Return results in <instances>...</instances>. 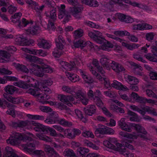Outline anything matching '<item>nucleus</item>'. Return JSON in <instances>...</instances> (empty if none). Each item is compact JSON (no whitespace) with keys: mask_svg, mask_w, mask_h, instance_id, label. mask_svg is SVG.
Instances as JSON below:
<instances>
[{"mask_svg":"<svg viewBox=\"0 0 157 157\" xmlns=\"http://www.w3.org/2000/svg\"><path fill=\"white\" fill-rule=\"evenodd\" d=\"M146 94L150 97L157 98V95L153 92L150 90H146Z\"/></svg>","mask_w":157,"mask_h":157,"instance_id":"obj_59","label":"nucleus"},{"mask_svg":"<svg viewBox=\"0 0 157 157\" xmlns=\"http://www.w3.org/2000/svg\"><path fill=\"white\" fill-rule=\"evenodd\" d=\"M27 117L29 118L35 120H43L44 117L43 116L33 115L30 114L27 115Z\"/></svg>","mask_w":157,"mask_h":157,"instance_id":"obj_47","label":"nucleus"},{"mask_svg":"<svg viewBox=\"0 0 157 157\" xmlns=\"http://www.w3.org/2000/svg\"><path fill=\"white\" fill-rule=\"evenodd\" d=\"M18 40L21 46H29L30 44L29 41L25 38L19 37Z\"/></svg>","mask_w":157,"mask_h":157,"instance_id":"obj_43","label":"nucleus"},{"mask_svg":"<svg viewBox=\"0 0 157 157\" xmlns=\"http://www.w3.org/2000/svg\"><path fill=\"white\" fill-rule=\"evenodd\" d=\"M26 2L29 5V6L33 8L34 12L35 13L36 16L39 17L41 20V13L44 7V5L39 6L38 3L32 0H26Z\"/></svg>","mask_w":157,"mask_h":157,"instance_id":"obj_5","label":"nucleus"},{"mask_svg":"<svg viewBox=\"0 0 157 157\" xmlns=\"http://www.w3.org/2000/svg\"><path fill=\"white\" fill-rule=\"evenodd\" d=\"M45 150V151L48 153L49 157H51V156L55 151L53 148L50 147L49 146L46 147Z\"/></svg>","mask_w":157,"mask_h":157,"instance_id":"obj_57","label":"nucleus"},{"mask_svg":"<svg viewBox=\"0 0 157 157\" xmlns=\"http://www.w3.org/2000/svg\"><path fill=\"white\" fill-rule=\"evenodd\" d=\"M31 70L32 72L39 77H42L44 75V73L40 71L41 70L43 72L49 73L53 72V69L50 66L43 63H41V67L35 65L34 67L31 69Z\"/></svg>","mask_w":157,"mask_h":157,"instance_id":"obj_3","label":"nucleus"},{"mask_svg":"<svg viewBox=\"0 0 157 157\" xmlns=\"http://www.w3.org/2000/svg\"><path fill=\"white\" fill-rule=\"evenodd\" d=\"M65 74L67 77L72 82H78L79 80V76L75 74L71 73L68 71L65 72Z\"/></svg>","mask_w":157,"mask_h":157,"instance_id":"obj_22","label":"nucleus"},{"mask_svg":"<svg viewBox=\"0 0 157 157\" xmlns=\"http://www.w3.org/2000/svg\"><path fill=\"white\" fill-rule=\"evenodd\" d=\"M45 14L46 17L50 18L53 21H55L56 19V9L53 8L50 12L46 11L45 12Z\"/></svg>","mask_w":157,"mask_h":157,"instance_id":"obj_21","label":"nucleus"},{"mask_svg":"<svg viewBox=\"0 0 157 157\" xmlns=\"http://www.w3.org/2000/svg\"><path fill=\"white\" fill-rule=\"evenodd\" d=\"M26 126L27 128L32 129L35 125H37V123L33 121H26Z\"/></svg>","mask_w":157,"mask_h":157,"instance_id":"obj_54","label":"nucleus"},{"mask_svg":"<svg viewBox=\"0 0 157 157\" xmlns=\"http://www.w3.org/2000/svg\"><path fill=\"white\" fill-rule=\"evenodd\" d=\"M32 54L35 55L37 56H40L43 57L46 56L48 55L47 52L43 51L42 49L36 50L34 49L32 53Z\"/></svg>","mask_w":157,"mask_h":157,"instance_id":"obj_36","label":"nucleus"},{"mask_svg":"<svg viewBox=\"0 0 157 157\" xmlns=\"http://www.w3.org/2000/svg\"><path fill=\"white\" fill-rule=\"evenodd\" d=\"M36 136L40 140L46 142H49L51 140V138L46 135H44L40 133L36 134Z\"/></svg>","mask_w":157,"mask_h":157,"instance_id":"obj_48","label":"nucleus"},{"mask_svg":"<svg viewBox=\"0 0 157 157\" xmlns=\"http://www.w3.org/2000/svg\"><path fill=\"white\" fill-rule=\"evenodd\" d=\"M43 88L44 89L42 91H44L45 93L44 94H42L40 92L35 91L33 89H31L30 91L31 94L35 96H36L40 102L43 104H45L47 102L46 100L50 98L49 96L47 94L48 93H50L51 91L48 88H44V87Z\"/></svg>","mask_w":157,"mask_h":157,"instance_id":"obj_4","label":"nucleus"},{"mask_svg":"<svg viewBox=\"0 0 157 157\" xmlns=\"http://www.w3.org/2000/svg\"><path fill=\"white\" fill-rule=\"evenodd\" d=\"M39 27L36 25L31 26L27 29L26 31L29 34L33 35L36 34L39 32Z\"/></svg>","mask_w":157,"mask_h":157,"instance_id":"obj_28","label":"nucleus"},{"mask_svg":"<svg viewBox=\"0 0 157 157\" xmlns=\"http://www.w3.org/2000/svg\"><path fill=\"white\" fill-rule=\"evenodd\" d=\"M93 100H94V101L96 103L98 106H100L103 105V103L101 100L98 96L95 95V97Z\"/></svg>","mask_w":157,"mask_h":157,"instance_id":"obj_58","label":"nucleus"},{"mask_svg":"<svg viewBox=\"0 0 157 157\" xmlns=\"http://www.w3.org/2000/svg\"><path fill=\"white\" fill-rule=\"evenodd\" d=\"M125 121V118H122L118 122V125L123 130L127 132H131L132 131V129L130 126L127 124Z\"/></svg>","mask_w":157,"mask_h":157,"instance_id":"obj_17","label":"nucleus"},{"mask_svg":"<svg viewBox=\"0 0 157 157\" xmlns=\"http://www.w3.org/2000/svg\"><path fill=\"white\" fill-rule=\"evenodd\" d=\"M9 108L8 110L6 111V113L11 115L13 117L15 116V112L13 107L15 106L14 105L8 103L6 105Z\"/></svg>","mask_w":157,"mask_h":157,"instance_id":"obj_29","label":"nucleus"},{"mask_svg":"<svg viewBox=\"0 0 157 157\" xmlns=\"http://www.w3.org/2000/svg\"><path fill=\"white\" fill-rule=\"evenodd\" d=\"M89 151L88 148L85 147H80L78 148L77 149L78 155H85L86 154L89 152Z\"/></svg>","mask_w":157,"mask_h":157,"instance_id":"obj_41","label":"nucleus"},{"mask_svg":"<svg viewBox=\"0 0 157 157\" xmlns=\"http://www.w3.org/2000/svg\"><path fill=\"white\" fill-rule=\"evenodd\" d=\"M11 71L5 68H0V74L2 75H10L12 74Z\"/></svg>","mask_w":157,"mask_h":157,"instance_id":"obj_63","label":"nucleus"},{"mask_svg":"<svg viewBox=\"0 0 157 157\" xmlns=\"http://www.w3.org/2000/svg\"><path fill=\"white\" fill-rule=\"evenodd\" d=\"M49 117L56 121L57 122L59 121V116L58 113L56 112L53 111L50 114Z\"/></svg>","mask_w":157,"mask_h":157,"instance_id":"obj_56","label":"nucleus"},{"mask_svg":"<svg viewBox=\"0 0 157 157\" xmlns=\"http://www.w3.org/2000/svg\"><path fill=\"white\" fill-rule=\"evenodd\" d=\"M44 131V134H47L49 131L50 136L54 137L57 136V134L55 130L53 128L50 127L46 126Z\"/></svg>","mask_w":157,"mask_h":157,"instance_id":"obj_34","label":"nucleus"},{"mask_svg":"<svg viewBox=\"0 0 157 157\" xmlns=\"http://www.w3.org/2000/svg\"><path fill=\"white\" fill-rule=\"evenodd\" d=\"M65 157H76L73 151L70 149H66L63 153Z\"/></svg>","mask_w":157,"mask_h":157,"instance_id":"obj_35","label":"nucleus"},{"mask_svg":"<svg viewBox=\"0 0 157 157\" xmlns=\"http://www.w3.org/2000/svg\"><path fill=\"white\" fill-rule=\"evenodd\" d=\"M149 75L151 79L157 80V73L152 71L150 72Z\"/></svg>","mask_w":157,"mask_h":157,"instance_id":"obj_64","label":"nucleus"},{"mask_svg":"<svg viewBox=\"0 0 157 157\" xmlns=\"http://www.w3.org/2000/svg\"><path fill=\"white\" fill-rule=\"evenodd\" d=\"M58 120L59 121H57V123L63 125H69V123L68 121H66L63 119H59V118Z\"/></svg>","mask_w":157,"mask_h":157,"instance_id":"obj_62","label":"nucleus"},{"mask_svg":"<svg viewBox=\"0 0 157 157\" xmlns=\"http://www.w3.org/2000/svg\"><path fill=\"white\" fill-rule=\"evenodd\" d=\"M15 67L17 70L23 72L28 73L29 72L28 69L23 64L17 63L15 65Z\"/></svg>","mask_w":157,"mask_h":157,"instance_id":"obj_38","label":"nucleus"},{"mask_svg":"<svg viewBox=\"0 0 157 157\" xmlns=\"http://www.w3.org/2000/svg\"><path fill=\"white\" fill-rule=\"evenodd\" d=\"M74 97L75 98L78 99L79 100H80L82 103L85 105L88 103V99L86 98L84 93L80 90H78L75 93Z\"/></svg>","mask_w":157,"mask_h":157,"instance_id":"obj_9","label":"nucleus"},{"mask_svg":"<svg viewBox=\"0 0 157 157\" xmlns=\"http://www.w3.org/2000/svg\"><path fill=\"white\" fill-rule=\"evenodd\" d=\"M119 134L121 136L128 139H136L138 137V136L136 135H132L124 132H121Z\"/></svg>","mask_w":157,"mask_h":157,"instance_id":"obj_32","label":"nucleus"},{"mask_svg":"<svg viewBox=\"0 0 157 157\" xmlns=\"http://www.w3.org/2000/svg\"><path fill=\"white\" fill-rule=\"evenodd\" d=\"M143 109L145 111V112H147L149 113L152 114L154 116H157V113L155 110L152 107L146 106L143 107Z\"/></svg>","mask_w":157,"mask_h":157,"instance_id":"obj_44","label":"nucleus"},{"mask_svg":"<svg viewBox=\"0 0 157 157\" xmlns=\"http://www.w3.org/2000/svg\"><path fill=\"white\" fill-rule=\"evenodd\" d=\"M129 108L132 110L138 112L142 116L144 115L146 113L145 111L143 109V108L141 109L138 106L133 105H130L129 106Z\"/></svg>","mask_w":157,"mask_h":157,"instance_id":"obj_33","label":"nucleus"},{"mask_svg":"<svg viewBox=\"0 0 157 157\" xmlns=\"http://www.w3.org/2000/svg\"><path fill=\"white\" fill-rule=\"evenodd\" d=\"M100 59V63L104 67L108 70L110 69V67L111 60L105 56L102 55Z\"/></svg>","mask_w":157,"mask_h":157,"instance_id":"obj_15","label":"nucleus"},{"mask_svg":"<svg viewBox=\"0 0 157 157\" xmlns=\"http://www.w3.org/2000/svg\"><path fill=\"white\" fill-rule=\"evenodd\" d=\"M130 125L132 127H134L135 129L137 132L141 133L144 135H146L147 134V132L145 130L144 128L140 124L132 123L130 124Z\"/></svg>","mask_w":157,"mask_h":157,"instance_id":"obj_26","label":"nucleus"},{"mask_svg":"<svg viewBox=\"0 0 157 157\" xmlns=\"http://www.w3.org/2000/svg\"><path fill=\"white\" fill-rule=\"evenodd\" d=\"M46 126L37 123V125H35L33 129L36 132H40L41 133L44 134Z\"/></svg>","mask_w":157,"mask_h":157,"instance_id":"obj_31","label":"nucleus"},{"mask_svg":"<svg viewBox=\"0 0 157 157\" xmlns=\"http://www.w3.org/2000/svg\"><path fill=\"white\" fill-rule=\"evenodd\" d=\"M85 41H83L82 40H80L77 41L74 43V46L75 48H78L79 47H83L85 46Z\"/></svg>","mask_w":157,"mask_h":157,"instance_id":"obj_50","label":"nucleus"},{"mask_svg":"<svg viewBox=\"0 0 157 157\" xmlns=\"http://www.w3.org/2000/svg\"><path fill=\"white\" fill-rule=\"evenodd\" d=\"M126 80L131 85H136L139 82V80L136 77L130 75L126 76Z\"/></svg>","mask_w":157,"mask_h":157,"instance_id":"obj_27","label":"nucleus"},{"mask_svg":"<svg viewBox=\"0 0 157 157\" xmlns=\"http://www.w3.org/2000/svg\"><path fill=\"white\" fill-rule=\"evenodd\" d=\"M63 91L68 93L72 94L73 92V90L68 86H64L62 87Z\"/></svg>","mask_w":157,"mask_h":157,"instance_id":"obj_61","label":"nucleus"},{"mask_svg":"<svg viewBox=\"0 0 157 157\" xmlns=\"http://www.w3.org/2000/svg\"><path fill=\"white\" fill-rule=\"evenodd\" d=\"M62 49L57 47L54 49V51L52 52L53 55L56 57H59L63 54V52L61 51Z\"/></svg>","mask_w":157,"mask_h":157,"instance_id":"obj_46","label":"nucleus"},{"mask_svg":"<svg viewBox=\"0 0 157 157\" xmlns=\"http://www.w3.org/2000/svg\"><path fill=\"white\" fill-rule=\"evenodd\" d=\"M36 142V141H31L30 142H28L25 144H21V146L25 151L31 153L34 151L33 150L35 148V143Z\"/></svg>","mask_w":157,"mask_h":157,"instance_id":"obj_10","label":"nucleus"},{"mask_svg":"<svg viewBox=\"0 0 157 157\" xmlns=\"http://www.w3.org/2000/svg\"><path fill=\"white\" fill-rule=\"evenodd\" d=\"M4 89L6 92L3 94V96L5 98L13 104H17L19 102V98H14L8 94L12 95L15 92H17L18 90L17 88L13 86L8 85L5 86Z\"/></svg>","mask_w":157,"mask_h":157,"instance_id":"obj_2","label":"nucleus"},{"mask_svg":"<svg viewBox=\"0 0 157 157\" xmlns=\"http://www.w3.org/2000/svg\"><path fill=\"white\" fill-rule=\"evenodd\" d=\"M56 47L61 49L63 48V44H65V41L63 37L61 36H59L58 38L56 40Z\"/></svg>","mask_w":157,"mask_h":157,"instance_id":"obj_25","label":"nucleus"},{"mask_svg":"<svg viewBox=\"0 0 157 157\" xmlns=\"http://www.w3.org/2000/svg\"><path fill=\"white\" fill-rule=\"evenodd\" d=\"M83 144L84 145L89 147L94 150H97L98 149L99 147L95 144H93L90 141L87 140H85L83 141Z\"/></svg>","mask_w":157,"mask_h":157,"instance_id":"obj_39","label":"nucleus"},{"mask_svg":"<svg viewBox=\"0 0 157 157\" xmlns=\"http://www.w3.org/2000/svg\"><path fill=\"white\" fill-rule=\"evenodd\" d=\"M83 31L82 29H78L74 32V36L75 39L79 38L83 36Z\"/></svg>","mask_w":157,"mask_h":157,"instance_id":"obj_45","label":"nucleus"},{"mask_svg":"<svg viewBox=\"0 0 157 157\" xmlns=\"http://www.w3.org/2000/svg\"><path fill=\"white\" fill-rule=\"evenodd\" d=\"M75 100V98L71 96L61 95L60 97V101L65 103H67L71 101H73Z\"/></svg>","mask_w":157,"mask_h":157,"instance_id":"obj_24","label":"nucleus"},{"mask_svg":"<svg viewBox=\"0 0 157 157\" xmlns=\"http://www.w3.org/2000/svg\"><path fill=\"white\" fill-rule=\"evenodd\" d=\"M83 8L81 6H74L70 8V13H71L76 19L81 17V13Z\"/></svg>","mask_w":157,"mask_h":157,"instance_id":"obj_8","label":"nucleus"},{"mask_svg":"<svg viewBox=\"0 0 157 157\" xmlns=\"http://www.w3.org/2000/svg\"><path fill=\"white\" fill-rule=\"evenodd\" d=\"M112 87L118 90H128V88L125 86L123 85L121 83L117 80H114L111 84Z\"/></svg>","mask_w":157,"mask_h":157,"instance_id":"obj_19","label":"nucleus"},{"mask_svg":"<svg viewBox=\"0 0 157 157\" xmlns=\"http://www.w3.org/2000/svg\"><path fill=\"white\" fill-rule=\"evenodd\" d=\"M117 142L114 138H109L108 140H105L103 142V144L109 148L114 150H119V148H116V147L113 144H115Z\"/></svg>","mask_w":157,"mask_h":157,"instance_id":"obj_13","label":"nucleus"},{"mask_svg":"<svg viewBox=\"0 0 157 157\" xmlns=\"http://www.w3.org/2000/svg\"><path fill=\"white\" fill-rule=\"evenodd\" d=\"M128 114L132 116L129 118V120L130 121H137L138 116L137 114L129 110L128 111Z\"/></svg>","mask_w":157,"mask_h":157,"instance_id":"obj_40","label":"nucleus"},{"mask_svg":"<svg viewBox=\"0 0 157 157\" xmlns=\"http://www.w3.org/2000/svg\"><path fill=\"white\" fill-rule=\"evenodd\" d=\"M3 157H19L15 152L14 150L11 147L7 146L6 147Z\"/></svg>","mask_w":157,"mask_h":157,"instance_id":"obj_14","label":"nucleus"},{"mask_svg":"<svg viewBox=\"0 0 157 157\" xmlns=\"http://www.w3.org/2000/svg\"><path fill=\"white\" fill-rule=\"evenodd\" d=\"M24 140L23 136L21 133L14 132L6 141L7 143L14 145L18 144L20 140Z\"/></svg>","mask_w":157,"mask_h":157,"instance_id":"obj_7","label":"nucleus"},{"mask_svg":"<svg viewBox=\"0 0 157 157\" xmlns=\"http://www.w3.org/2000/svg\"><path fill=\"white\" fill-rule=\"evenodd\" d=\"M96 107L93 105H88L87 107L84 108L85 114L89 116H92L95 113Z\"/></svg>","mask_w":157,"mask_h":157,"instance_id":"obj_20","label":"nucleus"},{"mask_svg":"<svg viewBox=\"0 0 157 157\" xmlns=\"http://www.w3.org/2000/svg\"><path fill=\"white\" fill-rule=\"evenodd\" d=\"M83 136L86 137H90L91 138H94V135L91 132L87 131H85L82 133Z\"/></svg>","mask_w":157,"mask_h":157,"instance_id":"obj_55","label":"nucleus"},{"mask_svg":"<svg viewBox=\"0 0 157 157\" xmlns=\"http://www.w3.org/2000/svg\"><path fill=\"white\" fill-rule=\"evenodd\" d=\"M37 45L40 48L44 49H48L51 46V44L49 43L47 40L43 38H39L37 40Z\"/></svg>","mask_w":157,"mask_h":157,"instance_id":"obj_11","label":"nucleus"},{"mask_svg":"<svg viewBox=\"0 0 157 157\" xmlns=\"http://www.w3.org/2000/svg\"><path fill=\"white\" fill-rule=\"evenodd\" d=\"M81 59L79 56H78L75 58L74 61L73 62H70V63H67V65L66 66L67 68H64L67 70L70 71L76 65H78L81 61Z\"/></svg>","mask_w":157,"mask_h":157,"instance_id":"obj_16","label":"nucleus"},{"mask_svg":"<svg viewBox=\"0 0 157 157\" xmlns=\"http://www.w3.org/2000/svg\"><path fill=\"white\" fill-rule=\"evenodd\" d=\"M9 57L10 54L6 51L0 50V62H6Z\"/></svg>","mask_w":157,"mask_h":157,"instance_id":"obj_23","label":"nucleus"},{"mask_svg":"<svg viewBox=\"0 0 157 157\" xmlns=\"http://www.w3.org/2000/svg\"><path fill=\"white\" fill-rule=\"evenodd\" d=\"M32 152L38 157H45L44 152L41 150H35L33 151Z\"/></svg>","mask_w":157,"mask_h":157,"instance_id":"obj_51","label":"nucleus"},{"mask_svg":"<svg viewBox=\"0 0 157 157\" xmlns=\"http://www.w3.org/2000/svg\"><path fill=\"white\" fill-rule=\"evenodd\" d=\"M26 126L27 128L32 129L35 125H37V123L33 121H26Z\"/></svg>","mask_w":157,"mask_h":157,"instance_id":"obj_53","label":"nucleus"},{"mask_svg":"<svg viewBox=\"0 0 157 157\" xmlns=\"http://www.w3.org/2000/svg\"><path fill=\"white\" fill-rule=\"evenodd\" d=\"M25 57L27 59L31 62H34L39 59L38 57L29 54L26 55Z\"/></svg>","mask_w":157,"mask_h":157,"instance_id":"obj_49","label":"nucleus"},{"mask_svg":"<svg viewBox=\"0 0 157 157\" xmlns=\"http://www.w3.org/2000/svg\"><path fill=\"white\" fill-rule=\"evenodd\" d=\"M122 45L126 47L127 49L131 50L137 48L139 46L138 44L135 43H133L131 44H127L125 42H121Z\"/></svg>","mask_w":157,"mask_h":157,"instance_id":"obj_30","label":"nucleus"},{"mask_svg":"<svg viewBox=\"0 0 157 157\" xmlns=\"http://www.w3.org/2000/svg\"><path fill=\"white\" fill-rule=\"evenodd\" d=\"M111 62H112L110 63V67H111L115 72L119 73L125 71L124 68L121 64L113 61H112Z\"/></svg>","mask_w":157,"mask_h":157,"instance_id":"obj_12","label":"nucleus"},{"mask_svg":"<svg viewBox=\"0 0 157 157\" xmlns=\"http://www.w3.org/2000/svg\"><path fill=\"white\" fill-rule=\"evenodd\" d=\"M34 83L28 84L25 82L22 81L18 83L17 86L20 88L25 89L28 88L30 87H37L38 86V82L37 81Z\"/></svg>","mask_w":157,"mask_h":157,"instance_id":"obj_18","label":"nucleus"},{"mask_svg":"<svg viewBox=\"0 0 157 157\" xmlns=\"http://www.w3.org/2000/svg\"><path fill=\"white\" fill-rule=\"evenodd\" d=\"M65 6L64 5H61L58 7L59 10L58 18L59 19L63 18V23H65L68 22L71 18V16L70 13L65 10Z\"/></svg>","mask_w":157,"mask_h":157,"instance_id":"obj_6","label":"nucleus"},{"mask_svg":"<svg viewBox=\"0 0 157 157\" xmlns=\"http://www.w3.org/2000/svg\"><path fill=\"white\" fill-rule=\"evenodd\" d=\"M33 23V22L31 21V22H29L28 20L25 18H23L21 21L20 25H19V27L20 28H23L27 26V25L29 23Z\"/></svg>","mask_w":157,"mask_h":157,"instance_id":"obj_52","label":"nucleus"},{"mask_svg":"<svg viewBox=\"0 0 157 157\" xmlns=\"http://www.w3.org/2000/svg\"><path fill=\"white\" fill-rule=\"evenodd\" d=\"M106 126L101 125L96 128L95 133H98L102 134H106Z\"/></svg>","mask_w":157,"mask_h":157,"instance_id":"obj_42","label":"nucleus"},{"mask_svg":"<svg viewBox=\"0 0 157 157\" xmlns=\"http://www.w3.org/2000/svg\"><path fill=\"white\" fill-rule=\"evenodd\" d=\"M55 104H56V106L59 109L62 110H65L68 113H70V112L71 111V110L65 105L61 102L56 103Z\"/></svg>","mask_w":157,"mask_h":157,"instance_id":"obj_37","label":"nucleus"},{"mask_svg":"<svg viewBox=\"0 0 157 157\" xmlns=\"http://www.w3.org/2000/svg\"><path fill=\"white\" fill-rule=\"evenodd\" d=\"M106 35L108 37L115 40L116 41H119L121 43L123 40L122 39H121L119 37H117L115 35H112L109 34H106Z\"/></svg>","mask_w":157,"mask_h":157,"instance_id":"obj_60","label":"nucleus"},{"mask_svg":"<svg viewBox=\"0 0 157 157\" xmlns=\"http://www.w3.org/2000/svg\"><path fill=\"white\" fill-rule=\"evenodd\" d=\"M101 34V33L98 31H95V33L90 32L88 33L89 36L94 41L99 44H103L101 47L102 50L109 51V48H113L114 45L109 41H107L106 43L105 42L106 40L100 36Z\"/></svg>","mask_w":157,"mask_h":157,"instance_id":"obj_1","label":"nucleus"}]
</instances>
